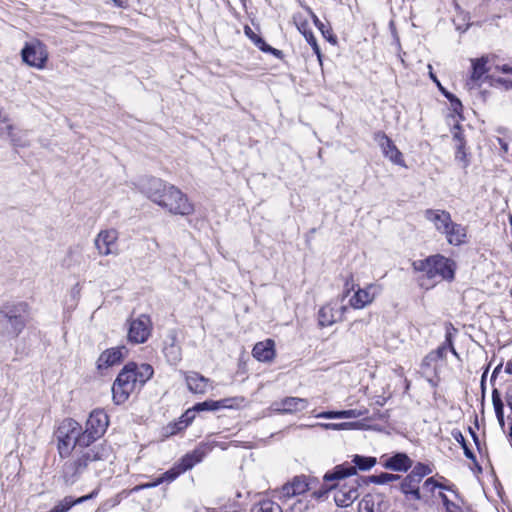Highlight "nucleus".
I'll use <instances>...</instances> for the list:
<instances>
[{
  "label": "nucleus",
  "mask_w": 512,
  "mask_h": 512,
  "mask_svg": "<svg viewBox=\"0 0 512 512\" xmlns=\"http://www.w3.org/2000/svg\"><path fill=\"white\" fill-rule=\"evenodd\" d=\"M446 237V240L451 245H461L465 242L466 238V228L461 224L452 222V224L447 229V232L443 234Z\"/></svg>",
  "instance_id": "nucleus-25"
},
{
  "label": "nucleus",
  "mask_w": 512,
  "mask_h": 512,
  "mask_svg": "<svg viewBox=\"0 0 512 512\" xmlns=\"http://www.w3.org/2000/svg\"><path fill=\"white\" fill-rule=\"evenodd\" d=\"M171 340V344L164 347V354L169 362L176 364L181 359V351L180 347L175 343V336Z\"/></svg>",
  "instance_id": "nucleus-31"
},
{
  "label": "nucleus",
  "mask_w": 512,
  "mask_h": 512,
  "mask_svg": "<svg viewBox=\"0 0 512 512\" xmlns=\"http://www.w3.org/2000/svg\"><path fill=\"white\" fill-rule=\"evenodd\" d=\"M153 372V368L149 364L134 362L126 364L112 386L114 402L118 405L126 402L131 393L152 377Z\"/></svg>",
  "instance_id": "nucleus-4"
},
{
  "label": "nucleus",
  "mask_w": 512,
  "mask_h": 512,
  "mask_svg": "<svg viewBox=\"0 0 512 512\" xmlns=\"http://www.w3.org/2000/svg\"><path fill=\"white\" fill-rule=\"evenodd\" d=\"M228 401H229L228 399L219 400V401L207 400V401L195 404L194 407H195V410H197L198 412L216 411L220 408L229 407V405L227 404Z\"/></svg>",
  "instance_id": "nucleus-30"
},
{
  "label": "nucleus",
  "mask_w": 512,
  "mask_h": 512,
  "mask_svg": "<svg viewBox=\"0 0 512 512\" xmlns=\"http://www.w3.org/2000/svg\"><path fill=\"white\" fill-rule=\"evenodd\" d=\"M400 479V476L397 474L391 473H380L379 475H371L369 476V481L374 484L383 485L390 482H394Z\"/></svg>",
  "instance_id": "nucleus-33"
},
{
  "label": "nucleus",
  "mask_w": 512,
  "mask_h": 512,
  "mask_svg": "<svg viewBox=\"0 0 512 512\" xmlns=\"http://www.w3.org/2000/svg\"><path fill=\"white\" fill-rule=\"evenodd\" d=\"M354 475H356L355 467L341 464L323 476L327 489L335 490L334 500L337 506L348 507L360 496L358 479L350 478Z\"/></svg>",
  "instance_id": "nucleus-3"
},
{
  "label": "nucleus",
  "mask_w": 512,
  "mask_h": 512,
  "mask_svg": "<svg viewBox=\"0 0 512 512\" xmlns=\"http://www.w3.org/2000/svg\"><path fill=\"white\" fill-rule=\"evenodd\" d=\"M496 69L498 71H501L505 74H511L512 75V66L508 64L498 65L496 66ZM497 82L503 85L506 89L512 88V80L506 79V78H498Z\"/></svg>",
  "instance_id": "nucleus-36"
},
{
  "label": "nucleus",
  "mask_w": 512,
  "mask_h": 512,
  "mask_svg": "<svg viewBox=\"0 0 512 512\" xmlns=\"http://www.w3.org/2000/svg\"><path fill=\"white\" fill-rule=\"evenodd\" d=\"M309 479L305 475L294 476L290 481L285 483L278 491V499L283 503L288 500L302 495L309 490Z\"/></svg>",
  "instance_id": "nucleus-10"
},
{
  "label": "nucleus",
  "mask_w": 512,
  "mask_h": 512,
  "mask_svg": "<svg viewBox=\"0 0 512 512\" xmlns=\"http://www.w3.org/2000/svg\"><path fill=\"white\" fill-rule=\"evenodd\" d=\"M424 217L442 235L447 232V229L453 222L450 213L441 209H427Z\"/></svg>",
  "instance_id": "nucleus-16"
},
{
  "label": "nucleus",
  "mask_w": 512,
  "mask_h": 512,
  "mask_svg": "<svg viewBox=\"0 0 512 512\" xmlns=\"http://www.w3.org/2000/svg\"><path fill=\"white\" fill-rule=\"evenodd\" d=\"M367 410L362 409H349L342 411H325L316 415L317 418L324 419H348V418H359L364 416Z\"/></svg>",
  "instance_id": "nucleus-26"
},
{
  "label": "nucleus",
  "mask_w": 512,
  "mask_h": 512,
  "mask_svg": "<svg viewBox=\"0 0 512 512\" xmlns=\"http://www.w3.org/2000/svg\"><path fill=\"white\" fill-rule=\"evenodd\" d=\"M380 293V288L375 284H369L364 288L358 287L349 299V305L354 309H363L370 305Z\"/></svg>",
  "instance_id": "nucleus-14"
},
{
  "label": "nucleus",
  "mask_w": 512,
  "mask_h": 512,
  "mask_svg": "<svg viewBox=\"0 0 512 512\" xmlns=\"http://www.w3.org/2000/svg\"><path fill=\"white\" fill-rule=\"evenodd\" d=\"M453 137L458 141V144H460V142L464 143L460 131H455Z\"/></svg>",
  "instance_id": "nucleus-47"
},
{
  "label": "nucleus",
  "mask_w": 512,
  "mask_h": 512,
  "mask_svg": "<svg viewBox=\"0 0 512 512\" xmlns=\"http://www.w3.org/2000/svg\"><path fill=\"white\" fill-rule=\"evenodd\" d=\"M459 437L461 438V441L464 442V438L461 434H459ZM463 448H464V453H465V456L467 458H474V455L472 453V451L470 449L467 448V446L465 445V443H463Z\"/></svg>",
  "instance_id": "nucleus-45"
},
{
  "label": "nucleus",
  "mask_w": 512,
  "mask_h": 512,
  "mask_svg": "<svg viewBox=\"0 0 512 512\" xmlns=\"http://www.w3.org/2000/svg\"><path fill=\"white\" fill-rule=\"evenodd\" d=\"M202 457L203 453L200 452L199 450H195L193 453L187 454L185 457H183L181 463L177 467L168 470L161 477H159L156 481L152 483L137 486L135 490L155 487L164 481L171 482L174 479H176L181 473L191 469L196 463L200 462L202 460Z\"/></svg>",
  "instance_id": "nucleus-8"
},
{
  "label": "nucleus",
  "mask_w": 512,
  "mask_h": 512,
  "mask_svg": "<svg viewBox=\"0 0 512 512\" xmlns=\"http://www.w3.org/2000/svg\"><path fill=\"white\" fill-rule=\"evenodd\" d=\"M509 436H510V438H511V440H512V426H511V427H510V429H509Z\"/></svg>",
  "instance_id": "nucleus-53"
},
{
  "label": "nucleus",
  "mask_w": 512,
  "mask_h": 512,
  "mask_svg": "<svg viewBox=\"0 0 512 512\" xmlns=\"http://www.w3.org/2000/svg\"><path fill=\"white\" fill-rule=\"evenodd\" d=\"M142 192L155 204L175 215H190L194 211L187 196L176 186L158 178H151L142 186Z\"/></svg>",
  "instance_id": "nucleus-2"
},
{
  "label": "nucleus",
  "mask_w": 512,
  "mask_h": 512,
  "mask_svg": "<svg viewBox=\"0 0 512 512\" xmlns=\"http://www.w3.org/2000/svg\"><path fill=\"white\" fill-rule=\"evenodd\" d=\"M472 61V74L470 80L467 82V86L472 89L476 85V82L481 81L486 73L489 71L487 68V57H481L480 59L471 60Z\"/></svg>",
  "instance_id": "nucleus-24"
},
{
  "label": "nucleus",
  "mask_w": 512,
  "mask_h": 512,
  "mask_svg": "<svg viewBox=\"0 0 512 512\" xmlns=\"http://www.w3.org/2000/svg\"><path fill=\"white\" fill-rule=\"evenodd\" d=\"M510 295H511V297H512V289L510 290Z\"/></svg>",
  "instance_id": "nucleus-55"
},
{
  "label": "nucleus",
  "mask_w": 512,
  "mask_h": 512,
  "mask_svg": "<svg viewBox=\"0 0 512 512\" xmlns=\"http://www.w3.org/2000/svg\"><path fill=\"white\" fill-rule=\"evenodd\" d=\"M198 412L197 410H195V407L193 406L191 409H188L184 414L183 416L181 417V420L179 422V425H182L181 427H179V429H182L183 427H186L187 425H189L193 419L195 418V413Z\"/></svg>",
  "instance_id": "nucleus-38"
},
{
  "label": "nucleus",
  "mask_w": 512,
  "mask_h": 512,
  "mask_svg": "<svg viewBox=\"0 0 512 512\" xmlns=\"http://www.w3.org/2000/svg\"><path fill=\"white\" fill-rule=\"evenodd\" d=\"M348 294L349 290L343 294L341 299H333L319 309L318 323L321 327L332 326L343 319V316L348 309L343 301Z\"/></svg>",
  "instance_id": "nucleus-7"
},
{
  "label": "nucleus",
  "mask_w": 512,
  "mask_h": 512,
  "mask_svg": "<svg viewBox=\"0 0 512 512\" xmlns=\"http://www.w3.org/2000/svg\"><path fill=\"white\" fill-rule=\"evenodd\" d=\"M412 266L415 272L421 273L419 284L426 290L433 288L443 280H453L456 269L453 260L439 254L423 260H416Z\"/></svg>",
  "instance_id": "nucleus-5"
},
{
  "label": "nucleus",
  "mask_w": 512,
  "mask_h": 512,
  "mask_svg": "<svg viewBox=\"0 0 512 512\" xmlns=\"http://www.w3.org/2000/svg\"><path fill=\"white\" fill-rule=\"evenodd\" d=\"M307 508V504L302 500H296L291 506L292 512H303Z\"/></svg>",
  "instance_id": "nucleus-42"
},
{
  "label": "nucleus",
  "mask_w": 512,
  "mask_h": 512,
  "mask_svg": "<svg viewBox=\"0 0 512 512\" xmlns=\"http://www.w3.org/2000/svg\"><path fill=\"white\" fill-rule=\"evenodd\" d=\"M375 142L381 148L383 155L388 158L392 163L402 166H405V161L403 159V155L400 150L396 147L394 142L384 133L377 132L374 135Z\"/></svg>",
  "instance_id": "nucleus-12"
},
{
  "label": "nucleus",
  "mask_w": 512,
  "mask_h": 512,
  "mask_svg": "<svg viewBox=\"0 0 512 512\" xmlns=\"http://www.w3.org/2000/svg\"><path fill=\"white\" fill-rule=\"evenodd\" d=\"M507 401L510 408L512 409V385H510L507 390Z\"/></svg>",
  "instance_id": "nucleus-46"
},
{
  "label": "nucleus",
  "mask_w": 512,
  "mask_h": 512,
  "mask_svg": "<svg viewBox=\"0 0 512 512\" xmlns=\"http://www.w3.org/2000/svg\"><path fill=\"white\" fill-rule=\"evenodd\" d=\"M501 368H502V365L500 364V365H498V366L494 369L493 374H492V378H494V377H495V375L500 371V369H501Z\"/></svg>",
  "instance_id": "nucleus-50"
},
{
  "label": "nucleus",
  "mask_w": 512,
  "mask_h": 512,
  "mask_svg": "<svg viewBox=\"0 0 512 512\" xmlns=\"http://www.w3.org/2000/svg\"><path fill=\"white\" fill-rule=\"evenodd\" d=\"M505 372L508 374H512V359L507 362L505 366Z\"/></svg>",
  "instance_id": "nucleus-48"
},
{
  "label": "nucleus",
  "mask_w": 512,
  "mask_h": 512,
  "mask_svg": "<svg viewBox=\"0 0 512 512\" xmlns=\"http://www.w3.org/2000/svg\"><path fill=\"white\" fill-rule=\"evenodd\" d=\"M294 22L299 32L305 37L306 41L311 45L313 51L320 58V48L317 44L316 38L310 29L308 21L300 14L294 16Z\"/></svg>",
  "instance_id": "nucleus-22"
},
{
  "label": "nucleus",
  "mask_w": 512,
  "mask_h": 512,
  "mask_svg": "<svg viewBox=\"0 0 512 512\" xmlns=\"http://www.w3.org/2000/svg\"><path fill=\"white\" fill-rule=\"evenodd\" d=\"M430 77L433 79L434 82L437 83V85L440 87V83L439 81L437 80V78L434 76V74L432 72H430Z\"/></svg>",
  "instance_id": "nucleus-51"
},
{
  "label": "nucleus",
  "mask_w": 512,
  "mask_h": 512,
  "mask_svg": "<svg viewBox=\"0 0 512 512\" xmlns=\"http://www.w3.org/2000/svg\"><path fill=\"white\" fill-rule=\"evenodd\" d=\"M22 60L29 66L43 69L48 59L46 46L39 40L26 42L21 50Z\"/></svg>",
  "instance_id": "nucleus-9"
},
{
  "label": "nucleus",
  "mask_w": 512,
  "mask_h": 512,
  "mask_svg": "<svg viewBox=\"0 0 512 512\" xmlns=\"http://www.w3.org/2000/svg\"><path fill=\"white\" fill-rule=\"evenodd\" d=\"M28 304L19 302L6 305L0 310V334L17 337L26 325Z\"/></svg>",
  "instance_id": "nucleus-6"
},
{
  "label": "nucleus",
  "mask_w": 512,
  "mask_h": 512,
  "mask_svg": "<svg viewBox=\"0 0 512 512\" xmlns=\"http://www.w3.org/2000/svg\"><path fill=\"white\" fill-rule=\"evenodd\" d=\"M184 377L189 391L194 394H205L212 388L211 380L198 372H184Z\"/></svg>",
  "instance_id": "nucleus-19"
},
{
  "label": "nucleus",
  "mask_w": 512,
  "mask_h": 512,
  "mask_svg": "<svg viewBox=\"0 0 512 512\" xmlns=\"http://www.w3.org/2000/svg\"><path fill=\"white\" fill-rule=\"evenodd\" d=\"M251 512H283L281 506L272 500H263L252 508Z\"/></svg>",
  "instance_id": "nucleus-32"
},
{
  "label": "nucleus",
  "mask_w": 512,
  "mask_h": 512,
  "mask_svg": "<svg viewBox=\"0 0 512 512\" xmlns=\"http://www.w3.org/2000/svg\"><path fill=\"white\" fill-rule=\"evenodd\" d=\"M3 119V124L0 126V133L2 136L8 137L14 145L24 146L25 143L17 137L15 133V128L6 122H4L5 118L2 116V109L0 108V120Z\"/></svg>",
  "instance_id": "nucleus-29"
},
{
  "label": "nucleus",
  "mask_w": 512,
  "mask_h": 512,
  "mask_svg": "<svg viewBox=\"0 0 512 512\" xmlns=\"http://www.w3.org/2000/svg\"><path fill=\"white\" fill-rule=\"evenodd\" d=\"M388 504L379 493L365 495L359 503V512H385Z\"/></svg>",
  "instance_id": "nucleus-20"
},
{
  "label": "nucleus",
  "mask_w": 512,
  "mask_h": 512,
  "mask_svg": "<svg viewBox=\"0 0 512 512\" xmlns=\"http://www.w3.org/2000/svg\"><path fill=\"white\" fill-rule=\"evenodd\" d=\"M380 459L381 464L385 469L397 472H406L413 465V461L409 458V456L400 452L389 457L383 455Z\"/></svg>",
  "instance_id": "nucleus-17"
},
{
  "label": "nucleus",
  "mask_w": 512,
  "mask_h": 512,
  "mask_svg": "<svg viewBox=\"0 0 512 512\" xmlns=\"http://www.w3.org/2000/svg\"><path fill=\"white\" fill-rule=\"evenodd\" d=\"M420 482L421 481L419 479L409 473L402 479L400 483V490L408 499L419 501L423 497L420 495Z\"/></svg>",
  "instance_id": "nucleus-21"
},
{
  "label": "nucleus",
  "mask_w": 512,
  "mask_h": 512,
  "mask_svg": "<svg viewBox=\"0 0 512 512\" xmlns=\"http://www.w3.org/2000/svg\"><path fill=\"white\" fill-rule=\"evenodd\" d=\"M324 36H326V31L324 29V26L322 27V30H320Z\"/></svg>",
  "instance_id": "nucleus-54"
},
{
  "label": "nucleus",
  "mask_w": 512,
  "mask_h": 512,
  "mask_svg": "<svg viewBox=\"0 0 512 512\" xmlns=\"http://www.w3.org/2000/svg\"><path fill=\"white\" fill-rule=\"evenodd\" d=\"M376 463L377 460L375 457L354 455L351 463L347 464L355 467L356 470L359 469L362 471H366L371 469Z\"/></svg>",
  "instance_id": "nucleus-28"
},
{
  "label": "nucleus",
  "mask_w": 512,
  "mask_h": 512,
  "mask_svg": "<svg viewBox=\"0 0 512 512\" xmlns=\"http://www.w3.org/2000/svg\"><path fill=\"white\" fill-rule=\"evenodd\" d=\"M444 508L446 512H464L463 508L460 505L451 500H449V502H447L444 505Z\"/></svg>",
  "instance_id": "nucleus-41"
},
{
  "label": "nucleus",
  "mask_w": 512,
  "mask_h": 512,
  "mask_svg": "<svg viewBox=\"0 0 512 512\" xmlns=\"http://www.w3.org/2000/svg\"><path fill=\"white\" fill-rule=\"evenodd\" d=\"M126 348L124 346L114 347L102 352L97 360V368L102 371L119 364L124 358Z\"/></svg>",
  "instance_id": "nucleus-18"
},
{
  "label": "nucleus",
  "mask_w": 512,
  "mask_h": 512,
  "mask_svg": "<svg viewBox=\"0 0 512 512\" xmlns=\"http://www.w3.org/2000/svg\"><path fill=\"white\" fill-rule=\"evenodd\" d=\"M314 24L318 27L319 30H322L323 23L319 20V18L314 14V12L311 9H307Z\"/></svg>",
  "instance_id": "nucleus-44"
},
{
  "label": "nucleus",
  "mask_w": 512,
  "mask_h": 512,
  "mask_svg": "<svg viewBox=\"0 0 512 512\" xmlns=\"http://www.w3.org/2000/svg\"><path fill=\"white\" fill-rule=\"evenodd\" d=\"M493 405L496 416L502 417L504 415L503 412V403L498 395V391L495 389L492 393Z\"/></svg>",
  "instance_id": "nucleus-39"
},
{
  "label": "nucleus",
  "mask_w": 512,
  "mask_h": 512,
  "mask_svg": "<svg viewBox=\"0 0 512 512\" xmlns=\"http://www.w3.org/2000/svg\"><path fill=\"white\" fill-rule=\"evenodd\" d=\"M320 427L325 430H345L350 429L354 426V423L343 422V423H317L313 427Z\"/></svg>",
  "instance_id": "nucleus-35"
},
{
  "label": "nucleus",
  "mask_w": 512,
  "mask_h": 512,
  "mask_svg": "<svg viewBox=\"0 0 512 512\" xmlns=\"http://www.w3.org/2000/svg\"><path fill=\"white\" fill-rule=\"evenodd\" d=\"M274 341L267 339L262 342L255 344L252 354L253 356L262 362L271 361L275 356Z\"/></svg>",
  "instance_id": "nucleus-23"
},
{
  "label": "nucleus",
  "mask_w": 512,
  "mask_h": 512,
  "mask_svg": "<svg viewBox=\"0 0 512 512\" xmlns=\"http://www.w3.org/2000/svg\"><path fill=\"white\" fill-rule=\"evenodd\" d=\"M433 472L432 468L427 465V464H423V463H417L412 471L410 472L412 475H414L417 479H419L420 481H422V479L431 474Z\"/></svg>",
  "instance_id": "nucleus-34"
},
{
  "label": "nucleus",
  "mask_w": 512,
  "mask_h": 512,
  "mask_svg": "<svg viewBox=\"0 0 512 512\" xmlns=\"http://www.w3.org/2000/svg\"><path fill=\"white\" fill-rule=\"evenodd\" d=\"M455 159L462 164V167L464 169H466L469 166V160L464 150V143L462 142H460V144H457L456 146Z\"/></svg>",
  "instance_id": "nucleus-37"
},
{
  "label": "nucleus",
  "mask_w": 512,
  "mask_h": 512,
  "mask_svg": "<svg viewBox=\"0 0 512 512\" xmlns=\"http://www.w3.org/2000/svg\"><path fill=\"white\" fill-rule=\"evenodd\" d=\"M502 148H503L505 151H507V150H508V146H507V144H503V145H502Z\"/></svg>",
  "instance_id": "nucleus-52"
},
{
  "label": "nucleus",
  "mask_w": 512,
  "mask_h": 512,
  "mask_svg": "<svg viewBox=\"0 0 512 512\" xmlns=\"http://www.w3.org/2000/svg\"><path fill=\"white\" fill-rule=\"evenodd\" d=\"M108 424V416L103 410L91 412L84 431L73 419H65L61 423L57 432L59 455L65 458L74 451L73 459L63 465L66 482L74 483L86 470L98 474L105 468L112 455L111 447L106 444L87 447L105 433Z\"/></svg>",
  "instance_id": "nucleus-1"
},
{
  "label": "nucleus",
  "mask_w": 512,
  "mask_h": 512,
  "mask_svg": "<svg viewBox=\"0 0 512 512\" xmlns=\"http://www.w3.org/2000/svg\"><path fill=\"white\" fill-rule=\"evenodd\" d=\"M118 232L115 229L100 231L95 239V246L101 255L118 254Z\"/></svg>",
  "instance_id": "nucleus-13"
},
{
  "label": "nucleus",
  "mask_w": 512,
  "mask_h": 512,
  "mask_svg": "<svg viewBox=\"0 0 512 512\" xmlns=\"http://www.w3.org/2000/svg\"><path fill=\"white\" fill-rule=\"evenodd\" d=\"M151 326V320L147 315H140L132 320L128 330L129 341L136 344L144 343L150 336Z\"/></svg>",
  "instance_id": "nucleus-11"
},
{
  "label": "nucleus",
  "mask_w": 512,
  "mask_h": 512,
  "mask_svg": "<svg viewBox=\"0 0 512 512\" xmlns=\"http://www.w3.org/2000/svg\"><path fill=\"white\" fill-rule=\"evenodd\" d=\"M308 400L299 397H285L281 400L272 402L270 409L273 412L282 414H293L301 412L308 407Z\"/></svg>",
  "instance_id": "nucleus-15"
},
{
  "label": "nucleus",
  "mask_w": 512,
  "mask_h": 512,
  "mask_svg": "<svg viewBox=\"0 0 512 512\" xmlns=\"http://www.w3.org/2000/svg\"><path fill=\"white\" fill-rule=\"evenodd\" d=\"M445 489V487L443 486V488H439L437 489L436 491V497H432L431 499H434L436 501H439L442 503V505L444 506L447 502H449V499L447 497V495L443 492V490Z\"/></svg>",
  "instance_id": "nucleus-40"
},
{
  "label": "nucleus",
  "mask_w": 512,
  "mask_h": 512,
  "mask_svg": "<svg viewBox=\"0 0 512 512\" xmlns=\"http://www.w3.org/2000/svg\"><path fill=\"white\" fill-rule=\"evenodd\" d=\"M439 488H443V485L436 481L434 477L426 479L420 488V495L423 496L421 500L427 502L432 497H436V491Z\"/></svg>",
  "instance_id": "nucleus-27"
},
{
  "label": "nucleus",
  "mask_w": 512,
  "mask_h": 512,
  "mask_svg": "<svg viewBox=\"0 0 512 512\" xmlns=\"http://www.w3.org/2000/svg\"><path fill=\"white\" fill-rule=\"evenodd\" d=\"M496 417H497V420H498L500 426L503 428L504 424H505V422H504V415H502V417H500V416H496Z\"/></svg>",
  "instance_id": "nucleus-49"
},
{
  "label": "nucleus",
  "mask_w": 512,
  "mask_h": 512,
  "mask_svg": "<svg viewBox=\"0 0 512 512\" xmlns=\"http://www.w3.org/2000/svg\"><path fill=\"white\" fill-rule=\"evenodd\" d=\"M445 96L451 101L452 106L454 107V110L457 111L458 108H461V102L455 98L453 95L449 93H445Z\"/></svg>",
  "instance_id": "nucleus-43"
}]
</instances>
